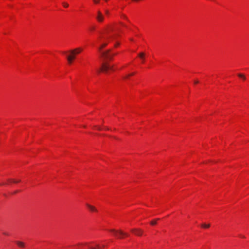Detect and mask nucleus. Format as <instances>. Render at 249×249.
<instances>
[{
  "label": "nucleus",
  "instance_id": "obj_1",
  "mask_svg": "<svg viewBox=\"0 0 249 249\" xmlns=\"http://www.w3.org/2000/svg\"><path fill=\"white\" fill-rule=\"evenodd\" d=\"M82 51V49L80 48H76L74 50L70 51L71 55L67 56V60L70 64L72 63V60L75 58L76 54H79Z\"/></svg>",
  "mask_w": 249,
  "mask_h": 249
},
{
  "label": "nucleus",
  "instance_id": "obj_2",
  "mask_svg": "<svg viewBox=\"0 0 249 249\" xmlns=\"http://www.w3.org/2000/svg\"><path fill=\"white\" fill-rule=\"evenodd\" d=\"M110 231L113 232L114 233V236L118 239L123 238L124 236H128V234L127 233L124 232L122 230H116L115 229H111L110 230Z\"/></svg>",
  "mask_w": 249,
  "mask_h": 249
},
{
  "label": "nucleus",
  "instance_id": "obj_3",
  "mask_svg": "<svg viewBox=\"0 0 249 249\" xmlns=\"http://www.w3.org/2000/svg\"><path fill=\"white\" fill-rule=\"evenodd\" d=\"M116 53H111L110 50H108L107 51L102 53V56L106 59H108L109 60L112 59L113 56Z\"/></svg>",
  "mask_w": 249,
  "mask_h": 249
},
{
  "label": "nucleus",
  "instance_id": "obj_4",
  "mask_svg": "<svg viewBox=\"0 0 249 249\" xmlns=\"http://www.w3.org/2000/svg\"><path fill=\"white\" fill-rule=\"evenodd\" d=\"M109 70H113V67H110L107 63H104L102 64L99 72L104 71L105 72H107V71Z\"/></svg>",
  "mask_w": 249,
  "mask_h": 249
},
{
  "label": "nucleus",
  "instance_id": "obj_5",
  "mask_svg": "<svg viewBox=\"0 0 249 249\" xmlns=\"http://www.w3.org/2000/svg\"><path fill=\"white\" fill-rule=\"evenodd\" d=\"M95 18L99 22H102L104 20V16L100 11H98Z\"/></svg>",
  "mask_w": 249,
  "mask_h": 249
},
{
  "label": "nucleus",
  "instance_id": "obj_6",
  "mask_svg": "<svg viewBox=\"0 0 249 249\" xmlns=\"http://www.w3.org/2000/svg\"><path fill=\"white\" fill-rule=\"evenodd\" d=\"M131 231L138 236H141L143 233V231L140 229H132Z\"/></svg>",
  "mask_w": 249,
  "mask_h": 249
},
{
  "label": "nucleus",
  "instance_id": "obj_7",
  "mask_svg": "<svg viewBox=\"0 0 249 249\" xmlns=\"http://www.w3.org/2000/svg\"><path fill=\"white\" fill-rule=\"evenodd\" d=\"M86 206L90 211L95 212H97V210L94 206H91L89 204H86Z\"/></svg>",
  "mask_w": 249,
  "mask_h": 249
},
{
  "label": "nucleus",
  "instance_id": "obj_8",
  "mask_svg": "<svg viewBox=\"0 0 249 249\" xmlns=\"http://www.w3.org/2000/svg\"><path fill=\"white\" fill-rule=\"evenodd\" d=\"M17 244L20 248H24L25 246L24 243L20 241H17Z\"/></svg>",
  "mask_w": 249,
  "mask_h": 249
},
{
  "label": "nucleus",
  "instance_id": "obj_9",
  "mask_svg": "<svg viewBox=\"0 0 249 249\" xmlns=\"http://www.w3.org/2000/svg\"><path fill=\"white\" fill-rule=\"evenodd\" d=\"M144 53H141L139 54L138 56L142 59V62L144 60Z\"/></svg>",
  "mask_w": 249,
  "mask_h": 249
},
{
  "label": "nucleus",
  "instance_id": "obj_10",
  "mask_svg": "<svg viewBox=\"0 0 249 249\" xmlns=\"http://www.w3.org/2000/svg\"><path fill=\"white\" fill-rule=\"evenodd\" d=\"M89 249H97V248L98 249H100V246L99 244H96V247H92V246H89Z\"/></svg>",
  "mask_w": 249,
  "mask_h": 249
},
{
  "label": "nucleus",
  "instance_id": "obj_11",
  "mask_svg": "<svg viewBox=\"0 0 249 249\" xmlns=\"http://www.w3.org/2000/svg\"><path fill=\"white\" fill-rule=\"evenodd\" d=\"M8 181L10 182L18 183L20 182V180H15L13 179H9Z\"/></svg>",
  "mask_w": 249,
  "mask_h": 249
},
{
  "label": "nucleus",
  "instance_id": "obj_12",
  "mask_svg": "<svg viewBox=\"0 0 249 249\" xmlns=\"http://www.w3.org/2000/svg\"><path fill=\"white\" fill-rule=\"evenodd\" d=\"M107 45V43H103L101 46L99 48V50L101 51L104 47H106Z\"/></svg>",
  "mask_w": 249,
  "mask_h": 249
},
{
  "label": "nucleus",
  "instance_id": "obj_13",
  "mask_svg": "<svg viewBox=\"0 0 249 249\" xmlns=\"http://www.w3.org/2000/svg\"><path fill=\"white\" fill-rule=\"evenodd\" d=\"M201 227L204 228H208L210 227V224H202Z\"/></svg>",
  "mask_w": 249,
  "mask_h": 249
},
{
  "label": "nucleus",
  "instance_id": "obj_14",
  "mask_svg": "<svg viewBox=\"0 0 249 249\" xmlns=\"http://www.w3.org/2000/svg\"><path fill=\"white\" fill-rule=\"evenodd\" d=\"M238 76L239 77L242 78L243 80H245L246 79V77H245V76L244 74H243L242 73H239V74H238Z\"/></svg>",
  "mask_w": 249,
  "mask_h": 249
},
{
  "label": "nucleus",
  "instance_id": "obj_15",
  "mask_svg": "<svg viewBox=\"0 0 249 249\" xmlns=\"http://www.w3.org/2000/svg\"><path fill=\"white\" fill-rule=\"evenodd\" d=\"M62 4L64 7L67 8L69 6L68 3L66 2H63Z\"/></svg>",
  "mask_w": 249,
  "mask_h": 249
},
{
  "label": "nucleus",
  "instance_id": "obj_16",
  "mask_svg": "<svg viewBox=\"0 0 249 249\" xmlns=\"http://www.w3.org/2000/svg\"><path fill=\"white\" fill-rule=\"evenodd\" d=\"M150 223L151 225H154L156 224L157 222H156V221L154 220H152Z\"/></svg>",
  "mask_w": 249,
  "mask_h": 249
},
{
  "label": "nucleus",
  "instance_id": "obj_17",
  "mask_svg": "<svg viewBox=\"0 0 249 249\" xmlns=\"http://www.w3.org/2000/svg\"><path fill=\"white\" fill-rule=\"evenodd\" d=\"M105 14H106L107 15H109V11H108V10H107V9H106V10H105Z\"/></svg>",
  "mask_w": 249,
  "mask_h": 249
},
{
  "label": "nucleus",
  "instance_id": "obj_18",
  "mask_svg": "<svg viewBox=\"0 0 249 249\" xmlns=\"http://www.w3.org/2000/svg\"><path fill=\"white\" fill-rule=\"evenodd\" d=\"M93 0V2L96 4L98 3L100 1V0Z\"/></svg>",
  "mask_w": 249,
  "mask_h": 249
},
{
  "label": "nucleus",
  "instance_id": "obj_19",
  "mask_svg": "<svg viewBox=\"0 0 249 249\" xmlns=\"http://www.w3.org/2000/svg\"><path fill=\"white\" fill-rule=\"evenodd\" d=\"M90 30L91 31H93V30H95V27H94V26H92V27H90Z\"/></svg>",
  "mask_w": 249,
  "mask_h": 249
},
{
  "label": "nucleus",
  "instance_id": "obj_20",
  "mask_svg": "<svg viewBox=\"0 0 249 249\" xmlns=\"http://www.w3.org/2000/svg\"><path fill=\"white\" fill-rule=\"evenodd\" d=\"M133 74H134V73H131V74H129V75H127L125 77H124V78H127L128 76H131V75H133Z\"/></svg>",
  "mask_w": 249,
  "mask_h": 249
},
{
  "label": "nucleus",
  "instance_id": "obj_21",
  "mask_svg": "<svg viewBox=\"0 0 249 249\" xmlns=\"http://www.w3.org/2000/svg\"><path fill=\"white\" fill-rule=\"evenodd\" d=\"M198 83H199V81H197V80H196V81H195V84H197Z\"/></svg>",
  "mask_w": 249,
  "mask_h": 249
},
{
  "label": "nucleus",
  "instance_id": "obj_22",
  "mask_svg": "<svg viewBox=\"0 0 249 249\" xmlns=\"http://www.w3.org/2000/svg\"><path fill=\"white\" fill-rule=\"evenodd\" d=\"M98 130H101V128H100V127H98Z\"/></svg>",
  "mask_w": 249,
  "mask_h": 249
},
{
  "label": "nucleus",
  "instance_id": "obj_23",
  "mask_svg": "<svg viewBox=\"0 0 249 249\" xmlns=\"http://www.w3.org/2000/svg\"><path fill=\"white\" fill-rule=\"evenodd\" d=\"M104 247H105V246H104V245H103V246H102V248H104ZM101 247L100 246V249H101Z\"/></svg>",
  "mask_w": 249,
  "mask_h": 249
},
{
  "label": "nucleus",
  "instance_id": "obj_24",
  "mask_svg": "<svg viewBox=\"0 0 249 249\" xmlns=\"http://www.w3.org/2000/svg\"><path fill=\"white\" fill-rule=\"evenodd\" d=\"M85 245H88V244H89V243H85Z\"/></svg>",
  "mask_w": 249,
  "mask_h": 249
},
{
  "label": "nucleus",
  "instance_id": "obj_25",
  "mask_svg": "<svg viewBox=\"0 0 249 249\" xmlns=\"http://www.w3.org/2000/svg\"><path fill=\"white\" fill-rule=\"evenodd\" d=\"M119 43L118 44H116V45H115V46H117V45H119Z\"/></svg>",
  "mask_w": 249,
  "mask_h": 249
},
{
  "label": "nucleus",
  "instance_id": "obj_26",
  "mask_svg": "<svg viewBox=\"0 0 249 249\" xmlns=\"http://www.w3.org/2000/svg\"><path fill=\"white\" fill-rule=\"evenodd\" d=\"M123 25L124 26V27H126V26H125V25L123 24Z\"/></svg>",
  "mask_w": 249,
  "mask_h": 249
},
{
  "label": "nucleus",
  "instance_id": "obj_27",
  "mask_svg": "<svg viewBox=\"0 0 249 249\" xmlns=\"http://www.w3.org/2000/svg\"><path fill=\"white\" fill-rule=\"evenodd\" d=\"M105 0L107 1L108 0Z\"/></svg>",
  "mask_w": 249,
  "mask_h": 249
}]
</instances>
